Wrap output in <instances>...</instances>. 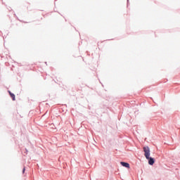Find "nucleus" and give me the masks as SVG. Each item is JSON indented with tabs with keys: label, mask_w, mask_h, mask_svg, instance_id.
<instances>
[{
	"label": "nucleus",
	"mask_w": 180,
	"mask_h": 180,
	"mask_svg": "<svg viewBox=\"0 0 180 180\" xmlns=\"http://www.w3.org/2000/svg\"><path fill=\"white\" fill-rule=\"evenodd\" d=\"M120 164L121 165H122V167H124L125 168H130V165L127 162H121Z\"/></svg>",
	"instance_id": "3"
},
{
	"label": "nucleus",
	"mask_w": 180,
	"mask_h": 180,
	"mask_svg": "<svg viewBox=\"0 0 180 180\" xmlns=\"http://www.w3.org/2000/svg\"><path fill=\"white\" fill-rule=\"evenodd\" d=\"M8 94L11 96V98H12L13 101H15V94H13L12 92L11 91H8Z\"/></svg>",
	"instance_id": "4"
},
{
	"label": "nucleus",
	"mask_w": 180,
	"mask_h": 180,
	"mask_svg": "<svg viewBox=\"0 0 180 180\" xmlns=\"http://www.w3.org/2000/svg\"><path fill=\"white\" fill-rule=\"evenodd\" d=\"M143 152L145 153H144V155L146 157V158H149L150 157V148L148 146H145L143 148Z\"/></svg>",
	"instance_id": "1"
},
{
	"label": "nucleus",
	"mask_w": 180,
	"mask_h": 180,
	"mask_svg": "<svg viewBox=\"0 0 180 180\" xmlns=\"http://www.w3.org/2000/svg\"><path fill=\"white\" fill-rule=\"evenodd\" d=\"M146 160H148L149 165H154V162H155V161L154 160V158H150L149 156V158H146Z\"/></svg>",
	"instance_id": "2"
},
{
	"label": "nucleus",
	"mask_w": 180,
	"mask_h": 180,
	"mask_svg": "<svg viewBox=\"0 0 180 180\" xmlns=\"http://www.w3.org/2000/svg\"><path fill=\"white\" fill-rule=\"evenodd\" d=\"M25 171H26V168H23V169H22V174H25Z\"/></svg>",
	"instance_id": "5"
}]
</instances>
